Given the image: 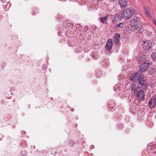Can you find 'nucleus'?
I'll return each mask as SVG.
<instances>
[{
    "label": "nucleus",
    "mask_w": 156,
    "mask_h": 156,
    "mask_svg": "<svg viewBox=\"0 0 156 156\" xmlns=\"http://www.w3.org/2000/svg\"><path fill=\"white\" fill-rule=\"evenodd\" d=\"M150 66L149 62L146 61L143 62L140 66L139 70L141 72H143L147 69Z\"/></svg>",
    "instance_id": "obj_1"
},
{
    "label": "nucleus",
    "mask_w": 156,
    "mask_h": 156,
    "mask_svg": "<svg viewBox=\"0 0 156 156\" xmlns=\"http://www.w3.org/2000/svg\"><path fill=\"white\" fill-rule=\"evenodd\" d=\"M122 14L123 18L128 19L132 16V12L129 9H126L123 11Z\"/></svg>",
    "instance_id": "obj_2"
},
{
    "label": "nucleus",
    "mask_w": 156,
    "mask_h": 156,
    "mask_svg": "<svg viewBox=\"0 0 156 156\" xmlns=\"http://www.w3.org/2000/svg\"><path fill=\"white\" fill-rule=\"evenodd\" d=\"M130 24L131 27L134 30H136L138 28V23L136 20H132L130 22Z\"/></svg>",
    "instance_id": "obj_3"
},
{
    "label": "nucleus",
    "mask_w": 156,
    "mask_h": 156,
    "mask_svg": "<svg viewBox=\"0 0 156 156\" xmlns=\"http://www.w3.org/2000/svg\"><path fill=\"white\" fill-rule=\"evenodd\" d=\"M152 44L149 41H144L143 44V47L145 50L150 49L152 46Z\"/></svg>",
    "instance_id": "obj_4"
},
{
    "label": "nucleus",
    "mask_w": 156,
    "mask_h": 156,
    "mask_svg": "<svg viewBox=\"0 0 156 156\" xmlns=\"http://www.w3.org/2000/svg\"><path fill=\"white\" fill-rule=\"evenodd\" d=\"M144 93L143 90L139 91L136 95V97L140 100H143L144 98Z\"/></svg>",
    "instance_id": "obj_5"
},
{
    "label": "nucleus",
    "mask_w": 156,
    "mask_h": 156,
    "mask_svg": "<svg viewBox=\"0 0 156 156\" xmlns=\"http://www.w3.org/2000/svg\"><path fill=\"white\" fill-rule=\"evenodd\" d=\"M119 3L121 8L125 9L127 6L128 2L127 0H119Z\"/></svg>",
    "instance_id": "obj_6"
},
{
    "label": "nucleus",
    "mask_w": 156,
    "mask_h": 156,
    "mask_svg": "<svg viewBox=\"0 0 156 156\" xmlns=\"http://www.w3.org/2000/svg\"><path fill=\"white\" fill-rule=\"evenodd\" d=\"M113 45V41L111 39H109L107 41L106 45V48L107 50H111L112 48Z\"/></svg>",
    "instance_id": "obj_7"
},
{
    "label": "nucleus",
    "mask_w": 156,
    "mask_h": 156,
    "mask_svg": "<svg viewBox=\"0 0 156 156\" xmlns=\"http://www.w3.org/2000/svg\"><path fill=\"white\" fill-rule=\"evenodd\" d=\"M130 87L132 91H137L138 89L140 88L137 83L135 82H133L131 84Z\"/></svg>",
    "instance_id": "obj_8"
},
{
    "label": "nucleus",
    "mask_w": 156,
    "mask_h": 156,
    "mask_svg": "<svg viewBox=\"0 0 156 156\" xmlns=\"http://www.w3.org/2000/svg\"><path fill=\"white\" fill-rule=\"evenodd\" d=\"M139 75L138 73H135L133 74L130 77V80L134 82L137 80Z\"/></svg>",
    "instance_id": "obj_9"
},
{
    "label": "nucleus",
    "mask_w": 156,
    "mask_h": 156,
    "mask_svg": "<svg viewBox=\"0 0 156 156\" xmlns=\"http://www.w3.org/2000/svg\"><path fill=\"white\" fill-rule=\"evenodd\" d=\"M137 80L139 84L142 86L144 85L145 79L144 76H140L137 79Z\"/></svg>",
    "instance_id": "obj_10"
},
{
    "label": "nucleus",
    "mask_w": 156,
    "mask_h": 156,
    "mask_svg": "<svg viewBox=\"0 0 156 156\" xmlns=\"http://www.w3.org/2000/svg\"><path fill=\"white\" fill-rule=\"evenodd\" d=\"M120 37V34H116L114 35V38L113 39L114 42L115 43L118 44L119 42Z\"/></svg>",
    "instance_id": "obj_11"
},
{
    "label": "nucleus",
    "mask_w": 156,
    "mask_h": 156,
    "mask_svg": "<svg viewBox=\"0 0 156 156\" xmlns=\"http://www.w3.org/2000/svg\"><path fill=\"white\" fill-rule=\"evenodd\" d=\"M149 103L151 107H153L156 104V98H151L150 101Z\"/></svg>",
    "instance_id": "obj_12"
},
{
    "label": "nucleus",
    "mask_w": 156,
    "mask_h": 156,
    "mask_svg": "<svg viewBox=\"0 0 156 156\" xmlns=\"http://www.w3.org/2000/svg\"><path fill=\"white\" fill-rule=\"evenodd\" d=\"M109 16V15H107L105 17H101L99 19L100 22L104 24L106 23L108 19V17Z\"/></svg>",
    "instance_id": "obj_13"
},
{
    "label": "nucleus",
    "mask_w": 156,
    "mask_h": 156,
    "mask_svg": "<svg viewBox=\"0 0 156 156\" xmlns=\"http://www.w3.org/2000/svg\"><path fill=\"white\" fill-rule=\"evenodd\" d=\"M151 57L153 60L156 61V52H153L151 55Z\"/></svg>",
    "instance_id": "obj_14"
},
{
    "label": "nucleus",
    "mask_w": 156,
    "mask_h": 156,
    "mask_svg": "<svg viewBox=\"0 0 156 156\" xmlns=\"http://www.w3.org/2000/svg\"><path fill=\"white\" fill-rule=\"evenodd\" d=\"M123 24L122 23H121L115 25V27L116 28H118L119 27H123Z\"/></svg>",
    "instance_id": "obj_15"
},
{
    "label": "nucleus",
    "mask_w": 156,
    "mask_h": 156,
    "mask_svg": "<svg viewBox=\"0 0 156 156\" xmlns=\"http://www.w3.org/2000/svg\"><path fill=\"white\" fill-rule=\"evenodd\" d=\"M69 144L70 146L73 147L75 145V143L73 140H71L69 141Z\"/></svg>",
    "instance_id": "obj_16"
},
{
    "label": "nucleus",
    "mask_w": 156,
    "mask_h": 156,
    "mask_svg": "<svg viewBox=\"0 0 156 156\" xmlns=\"http://www.w3.org/2000/svg\"><path fill=\"white\" fill-rule=\"evenodd\" d=\"M145 13H146V15L147 16H148V17H151V14L148 11H147V12H146Z\"/></svg>",
    "instance_id": "obj_17"
},
{
    "label": "nucleus",
    "mask_w": 156,
    "mask_h": 156,
    "mask_svg": "<svg viewBox=\"0 0 156 156\" xmlns=\"http://www.w3.org/2000/svg\"><path fill=\"white\" fill-rule=\"evenodd\" d=\"M152 20L154 24L156 26V20L154 18H152Z\"/></svg>",
    "instance_id": "obj_18"
},
{
    "label": "nucleus",
    "mask_w": 156,
    "mask_h": 156,
    "mask_svg": "<svg viewBox=\"0 0 156 156\" xmlns=\"http://www.w3.org/2000/svg\"><path fill=\"white\" fill-rule=\"evenodd\" d=\"M143 9H144V10L145 12L148 11L146 7H144L143 8Z\"/></svg>",
    "instance_id": "obj_19"
},
{
    "label": "nucleus",
    "mask_w": 156,
    "mask_h": 156,
    "mask_svg": "<svg viewBox=\"0 0 156 156\" xmlns=\"http://www.w3.org/2000/svg\"><path fill=\"white\" fill-rule=\"evenodd\" d=\"M133 11H134L135 12V13H137V11L135 9L134 10H133Z\"/></svg>",
    "instance_id": "obj_20"
},
{
    "label": "nucleus",
    "mask_w": 156,
    "mask_h": 156,
    "mask_svg": "<svg viewBox=\"0 0 156 156\" xmlns=\"http://www.w3.org/2000/svg\"><path fill=\"white\" fill-rule=\"evenodd\" d=\"M111 2H114L116 1V0H110Z\"/></svg>",
    "instance_id": "obj_21"
},
{
    "label": "nucleus",
    "mask_w": 156,
    "mask_h": 156,
    "mask_svg": "<svg viewBox=\"0 0 156 156\" xmlns=\"http://www.w3.org/2000/svg\"><path fill=\"white\" fill-rule=\"evenodd\" d=\"M92 57L94 58V59H95L94 58V55L92 56Z\"/></svg>",
    "instance_id": "obj_22"
},
{
    "label": "nucleus",
    "mask_w": 156,
    "mask_h": 156,
    "mask_svg": "<svg viewBox=\"0 0 156 156\" xmlns=\"http://www.w3.org/2000/svg\"><path fill=\"white\" fill-rule=\"evenodd\" d=\"M71 111H74V109L72 108L71 109Z\"/></svg>",
    "instance_id": "obj_23"
},
{
    "label": "nucleus",
    "mask_w": 156,
    "mask_h": 156,
    "mask_svg": "<svg viewBox=\"0 0 156 156\" xmlns=\"http://www.w3.org/2000/svg\"><path fill=\"white\" fill-rule=\"evenodd\" d=\"M98 1L100 2L102 0H97Z\"/></svg>",
    "instance_id": "obj_24"
}]
</instances>
